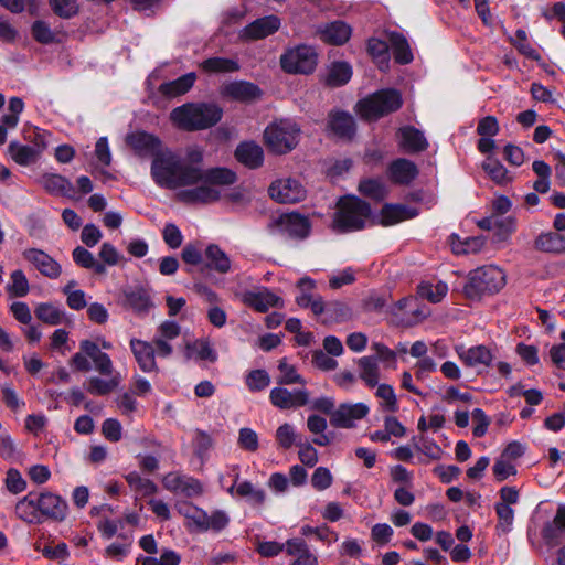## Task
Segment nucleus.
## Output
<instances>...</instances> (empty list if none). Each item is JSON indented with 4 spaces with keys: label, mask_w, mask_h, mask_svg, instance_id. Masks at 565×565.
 Listing matches in <instances>:
<instances>
[{
    "label": "nucleus",
    "mask_w": 565,
    "mask_h": 565,
    "mask_svg": "<svg viewBox=\"0 0 565 565\" xmlns=\"http://www.w3.org/2000/svg\"><path fill=\"white\" fill-rule=\"evenodd\" d=\"M118 380L114 376L109 380L90 377L87 383V391L93 395H106L114 391L118 385Z\"/></svg>",
    "instance_id": "nucleus-47"
},
{
    "label": "nucleus",
    "mask_w": 565,
    "mask_h": 565,
    "mask_svg": "<svg viewBox=\"0 0 565 565\" xmlns=\"http://www.w3.org/2000/svg\"><path fill=\"white\" fill-rule=\"evenodd\" d=\"M73 259L74 262L83 267V268H86V269H92L94 270L96 274H99V275H103L106 273V266L105 264L98 262L94 255L87 250L86 248L82 247V246H77L73 253Z\"/></svg>",
    "instance_id": "nucleus-37"
},
{
    "label": "nucleus",
    "mask_w": 565,
    "mask_h": 565,
    "mask_svg": "<svg viewBox=\"0 0 565 565\" xmlns=\"http://www.w3.org/2000/svg\"><path fill=\"white\" fill-rule=\"evenodd\" d=\"M246 305L255 308L259 312H266L270 307L281 306V299L268 289L260 291H246L243 296Z\"/></svg>",
    "instance_id": "nucleus-24"
},
{
    "label": "nucleus",
    "mask_w": 565,
    "mask_h": 565,
    "mask_svg": "<svg viewBox=\"0 0 565 565\" xmlns=\"http://www.w3.org/2000/svg\"><path fill=\"white\" fill-rule=\"evenodd\" d=\"M300 138L301 127L291 118L275 119L264 130V141H292Z\"/></svg>",
    "instance_id": "nucleus-8"
},
{
    "label": "nucleus",
    "mask_w": 565,
    "mask_h": 565,
    "mask_svg": "<svg viewBox=\"0 0 565 565\" xmlns=\"http://www.w3.org/2000/svg\"><path fill=\"white\" fill-rule=\"evenodd\" d=\"M35 315L38 319L51 326H56L63 320V312L50 303H41L36 308Z\"/></svg>",
    "instance_id": "nucleus-46"
},
{
    "label": "nucleus",
    "mask_w": 565,
    "mask_h": 565,
    "mask_svg": "<svg viewBox=\"0 0 565 565\" xmlns=\"http://www.w3.org/2000/svg\"><path fill=\"white\" fill-rule=\"evenodd\" d=\"M359 377L369 387H375L381 377L380 364L376 362V358L365 355L356 360Z\"/></svg>",
    "instance_id": "nucleus-28"
},
{
    "label": "nucleus",
    "mask_w": 565,
    "mask_h": 565,
    "mask_svg": "<svg viewBox=\"0 0 565 565\" xmlns=\"http://www.w3.org/2000/svg\"><path fill=\"white\" fill-rule=\"evenodd\" d=\"M178 512L186 519V526L190 530L206 532L207 513L204 510L189 502H183L178 505Z\"/></svg>",
    "instance_id": "nucleus-29"
},
{
    "label": "nucleus",
    "mask_w": 565,
    "mask_h": 565,
    "mask_svg": "<svg viewBox=\"0 0 565 565\" xmlns=\"http://www.w3.org/2000/svg\"><path fill=\"white\" fill-rule=\"evenodd\" d=\"M186 356L199 361L215 362L217 353L207 340H196L186 344Z\"/></svg>",
    "instance_id": "nucleus-36"
},
{
    "label": "nucleus",
    "mask_w": 565,
    "mask_h": 565,
    "mask_svg": "<svg viewBox=\"0 0 565 565\" xmlns=\"http://www.w3.org/2000/svg\"><path fill=\"white\" fill-rule=\"evenodd\" d=\"M236 493L241 498H248L254 504H263L266 499L264 490L255 488L252 482L243 481L237 484Z\"/></svg>",
    "instance_id": "nucleus-48"
},
{
    "label": "nucleus",
    "mask_w": 565,
    "mask_h": 565,
    "mask_svg": "<svg viewBox=\"0 0 565 565\" xmlns=\"http://www.w3.org/2000/svg\"><path fill=\"white\" fill-rule=\"evenodd\" d=\"M24 109V103L19 97H11L7 113L0 118V141H6L9 131L15 129L19 116Z\"/></svg>",
    "instance_id": "nucleus-20"
},
{
    "label": "nucleus",
    "mask_w": 565,
    "mask_h": 565,
    "mask_svg": "<svg viewBox=\"0 0 565 565\" xmlns=\"http://www.w3.org/2000/svg\"><path fill=\"white\" fill-rule=\"evenodd\" d=\"M50 6L54 13L63 19H70L78 12L76 0H50Z\"/></svg>",
    "instance_id": "nucleus-54"
},
{
    "label": "nucleus",
    "mask_w": 565,
    "mask_h": 565,
    "mask_svg": "<svg viewBox=\"0 0 565 565\" xmlns=\"http://www.w3.org/2000/svg\"><path fill=\"white\" fill-rule=\"evenodd\" d=\"M318 55L312 46L302 44L286 50L280 56L281 68L289 74H310L317 66Z\"/></svg>",
    "instance_id": "nucleus-6"
},
{
    "label": "nucleus",
    "mask_w": 565,
    "mask_h": 565,
    "mask_svg": "<svg viewBox=\"0 0 565 565\" xmlns=\"http://www.w3.org/2000/svg\"><path fill=\"white\" fill-rule=\"evenodd\" d=\"M130 348L134 356L143 372H151L156 369L154 349L142 340H130Z\"/></svg>",
    "instance_id": "nucleus-25"
},
{
    "label": "nucleus",
    "mask_w": 565,
    "mask_h": 565,
    "mask_svg": "<svg viewBox=\"0 0 565 565\" xmlns=\"http://www.w3.org/2000/svg\"><path fill=\"white\" fill-rule=\"evenodd\" d=\"M505 285V274L497 266L479 267L469 273L463 292L471 300L480 299L487 295H493Z\"/></svg>",
    "instance_id": "nucleus-5"
},
{
    "label": "nucleus",
    "mask_w": 565,
    "mask_h": 565,
    "mask_svg": "<svg viewBox=\"0 0 565 565\" xmlns=\"http://www.w3.org/2000/svg\"><path fill=\"white\" fill-rule=\"evenodd\" d=\"M38 494L29 493L15 505L17 515L29 523H40L39 504L36 503Z\"/></svg>",
    "instance_id": "nucleus-33"
},
{
    "label": "nucleus",
    "mask_w": 565,
    "mask_h": 565,
    "mask_svg": "<svg viewBox=\"0 0 565 565\" xmlns=\"http://www.w3.org/2000/svg\"><path fill=\"white\" fill-rule=\"evenodd\" d=\"M129 487L141 495H151L157 492V486L149 479L142 478L138 472L126 476Z\"/></svg>",
    "instance_id": "nucleus-45"
},
{
    "label": "nucleus",
    "mask_w": 565,
    "mask_h": 565,
    "mask_svg": "<svg viewBox=\"0 0 565 565\" xmlns=\"http://www.w3.org/2000/svg\"><path fill=\"white\" fill-rule=\"evenodd\" d=\"M278 370L280 372L277 377V383L279 385L301 384L302 387H305L307 383L306 380L296 371L294 365L287 362L285 358L279 361Z\"/></svg>",
    "instance_id": "nucleus-40"
},
{
    "label": "nucleus",
    "mask_w": 565,
    "mask_h": 565,
    "mask_svg": "<svg viewBox=\"0 0 565 565\" xmlns=\"http://www.w3.org/2000/svg\"><path fill=\"white\" fill-rule=\"evenodd\" d=\"M162 483L167 490L184 494L185 497H195L202 492L201 483L196 479L178 472L166 475Z\"/></svg>",
    "instance_id": "nucleus-14"
},
{
    "label": "nucleus",
    "mask_w": 565,
    "mask_h": 565,
    "mask_svg": "<svg viewBox=\"0 0 565 565\" xmlns=\"http://www.w3.org/2000/svg\"><path fill=\"white\" fill-rule=\"evenodd\" d=\"M270 383V376L265 370H254L246 376V385L250 392L266 388Z\"/></svg>",
    "instance_id": "nucleus-52"
},
{
    "label": "nucleus",
    "mask_w": 565,
    "mask_h": 565,
    "mask_svg": "<svg viewBox=\"0 0 565 565\" xmlns=\"http://www.w3.org/2000/svg\"><path fill=\"white\" fill-rule=\"evenodd\" d=\"M269 196L282 204H294L306 198L307 191L296 179L287 178L273 182L268 189Z\"/></svg>",
    "instance_id": "nucleus-7"
},
{
    "label": "nucleus",
    "mask_w": 565,
    "mask_h": 565,
    "mask_svg": "<svg viewBox=\"0 0 565 565\" xmlns=\"http://www.w3.org/2000/svg\"><path fill=\"white\" fill-rule=\"evenodd\" d=\"M351 76L352 68L348 63L335 62L329 70L327 84L333 87L342 86L350 81Z\"/></svg>",
    "instance_id": "nucleus-39"
},
{
    "label": "nucleus",
    "mask_w": 565,
    "mask_h": 565,
    "mask_svg": "<svg viewBox=\"0 0 565 565\" xmlns=\"http://www.w3.org/2000/svg\"><path fill=\"white\" fill-rule=\"evenodd\" d=\"M41 183L49 193L54 195L71 196L74 190L71 181L60 174H44Z\"/></svg>",
    "instance_id": "nucleus-35"
},
{
    "label": "nucleus",
    "mask_w": 565,
    "mask_h": 565,
    "mask_svg": "<svg viewBox=\"0 0 565 565\" xmlns=\"http://www.w3.org/2000/svg\"><path fill=\"white\" fill-rule=\"evenodd\" d=\"M23 258L32 264L43 276L56 279L62 273L61 265L41 249L29 248L23 252Z\"/></svg>",
    "instance_id": "nucleus-11"
},
{
    "label": "nucleus",
    "mask_w": 565,
    "mask_h": 565,
    "mask_svg": "<svg viewBox=\"0 0 565 565\" xmlns=\"http://www.w3.org/2000/svg\"><path fill=\"white\" fill-rule=\"evenodd\" d=\"M495 512L499 518L497 527L503 533L510 532L514 520V510L505 503H497Z\"/></svg>",
    "instance_id": "nucleus-58"
},
{
    "label": "nucleus",
    "mask_w": 565,
    "mask_h": 565,
    "mask_svg": "<svg viewBox=\"0 0 565 565\" xmlns=\"http://www.w3.org/2000/svg\"><path fill=\"white\" fill-rule=\"evenodd\" d=\"M482 168L486 173L498 184L507 183L510 178L508 177V171L503 167V164L497 160L495 158L488 156L487 159L482 163Z\"/></svg>",
    "instance_id": "nucleus-43"
},
{
    "label": "nucleus",
    "mask_w": 565,
    "mask_h": 565,
    "mask_svg": "<svg viewBox=\"0 0 565 565\" xmlns=\"http://www.w3.org/2000/svg\"><path fill=\"white\" fill-rule=\"evenodd\" d=\"M312 364L321 371H333L338 366V362L330 356L329 353L317 350L312 354Z\"/></svg>",
    "instance_id": "nucleus-64"
},
{
    "label": "nucleus",
    "mask_w": 565,
    "mask_h": 565,
    "mask_svg": "<svg viewBox=\"0 0 565 565\" xmlns=\"http://www.w3.org/2000/svg\"><path fill=\"white\" fill-rule=\"evenodd\" d=\"M309 392L307 388H296L289 391L282 386L274 387L269 393L270 403L279 409H290L305 406L309 403Z\"/></svg>",
    "instance_id": "nucleus-9"
},
{
    "label": "nucleus",
    "mask_w": 565,
    "mask_h": 565,
    "mask_svg": "<svg viewBox=\"0 0 565 565\" xmlns=\"http://www.w3.org/2000/svg\"><path fill=\"white\" fill-rule=\"evenodd\" d=\"M492 470H493L495 480L499 482H502L505 479H508L510 476H514L516 473L515 466L511 461L502 458L501 456L494 462Z\"/></svg>",
    "instance_id": "nucleus-60"
},
{
    "label": "nucleus",
    "mask_w": 565,
    "mask_h": 565,
    "mask_svg": "<svg viewBox=\"0 0 565 565\" xmlns=\"http://www.w3.org/2000/svg\"><path fill=\"white\" fill-rule=\"evenodd\" d=\"M205 73H234L239 70L237 61L225 57H210L200 64Z\"/></svg>",
    "instance_id": "nucleus-38"
},
{
    "label": "nucleus",
    "mask_w": 565,
    "mask_h": 565,
    "mask_svg": "<svg viewBox=\"0 0 565 565\" xmlns=\"http://www.w3.org/2000/svg\"><path fill=\"white\" fill-rule=\"evenodd\" d=\"M456 352L468 367L488 366L493 360L491 351L486 345H475L468 349L458 345Z\"/></svg>",
    "instance_id": "nucleus-17"
},
{
    "label": "nucleus",
    "mask_w": 565,
    "mask_h": 565,
    "mask_svg": "<svg viewBox=\"0 0 565 565\" xmlns=\"http://www.w3.org/2000/svg\"><path fill=\"white\" fill-rule=\"evenodd\" d=\"M234 157L245 168L255 170L264 163V149L258 143H238Z\"/></svg>",
    "instance_id": "nucleus-18"
},
{
    "label": "nucleus",
    "mask_w": 565,
    "mask_h": 565,
    "mask_svg": "<svg viewBox=\"0 0 565 565\" xmlns=\"http://www.w3.org/2000/svg\"><path fill=\"white\" fill-rule=\"evenodd\" d=\"M124 305L135 312L146 313L152 306L148 292L143 288H132L124 291Z\"/></svg>",
    "instance_id": "nucleus-32"
},
{
    "label": "nucleus",
    "mask_w": 565,
    "mask_h": 565,
    "mask_svg": "<svg viewBox=\"0 0 565 565\" xmlns=\"http://www.w3.org/2000/svg\"><path fill=\"white\" fill-rule=\"evenodd\" d=\"M534 247L544 253H565V236L556 232L542 233L536 237Z\"/></svg>",
    "instance_id": "nucleus-31"
},
{
    "label": "nucleus",
    "mask_w": 565,
    "mask_h": 565,
    "mask_svg": "<svg viewBox=\"0 0 565 565\" xmlns=\"http://www.w3.org/2000/svg\"><path fill=\"white\" fill-rule=\"evenodd\" d=\"M220 94L225 98L248 103L259 98L262 90L253 83L235 81L224 84L220 89Z\"/></svg>",
    "instance_id": "nucleus-13"
},
{
    "label": "nucleus",
    "mask_w": 565,
    "mask_h": 565,
    "mask_svg": "<svg viewBox=\"0 0 565 565\" xmlns=\"http://www.w3.org/2000/svg\"><path fill=\"white\" fill-rule=\"evenodd\" d=\"M376 397L382 401V406L388 412L397 411V399L393 387L388 384H377Z\"/></svg>",
    "instance_id": "nucleus-56"
},
{
    "label": "nucleus",
    "mask_w": 565,
    "mask_h": 565,
    "mask_svg": "<svg viewBox=\"0 0 565 565\" xmlns=\"http://www.w3.org/2000/svg\"><path fill=\"white\" fill-rule=\"evenodd\" d=\"M40 519L46 516L55 521H62L67 513V503L61 497L53 493L38 494Z\"/></svg>",
    "instance_id": "nucleus-15"
},
{
    "label": "nucleus",
    "mask_w": 565,
    "mask_h": 565,
    "mask_svg": "<svg viewBox=\"0 0 565 565\" xmlns=\"http://www.w3.org/2000/svg\"><path fill=\"white\" fill-rule=\"evenodd\" d=\"M333 478L328 468L318 467L312 477L311 484L318 491H323L332 484Z\"/></svg>",
    "instance_id": "nucleus-61"
},
{
    "label": "nucleus",
    "mask_w": 565,
    "mask_h": 565,
    "mask_svg": "<svg viewBox=\"0 0 565 565\" xmlns=\"http://www.w3.org/2000/svg\"><path fill=\"white\" fill-rule=\"evenodd\" d=\"M281 25L280 18L270 14L256 19L242 31V38L249 41L265 39L276 33Z\"/></svg>",
    "instance_id": "nucleus-12"
},
{
    "label": "nucleus",
    "mask_w": 565,
    "mask_h": 565,
    "mask_svg": "<svg viewBox=\"0 0 565 565\" xmlns=\"http://www.w3.org/2000/svg\"><path fill=\"white\" fill-rule=\"evenodd\" d=\"M369 414V407L363 403L341 404L331 413V425L341 428L354 427V422L364 418Z\"/></svg>",
    "instance_id": "nucleus-10"
},
{
    "label": "nucleus",
    "mask_w": 565,
    "mask_h": 565,
    "mask_svg": "<svg viewBox=\"0 0 565 565\" xmlns=\"http://www.w3.org/2000/svg\"><path fill=\"white\" fill-rule=\"evenodd\" d=\"M34 40L41 44H51L56 42V33L51 30L50 25L42 20H38L31 28Z\"/></svg>",
    "instance_id": "nucleus-49"
},
{
    "label": "nucleus",
    "mask_w": 565,
    "mask_h": 565,
    "mask_svg": "<svg viewBox=\"0 0 565 565\" xmlns=\"http://www.w3.org/2000/svg\"><path fill=\"white\" fill-rule=\"evenodd\" d=\"M206 266L220 274H226L231 269V260L226 253L217 245L211 244L205 249Z\"/></svg>",
    "instance_id": "nucleus-34"
},
{
    "label": "nucleus",
    "mask_w": 565,
    "mask_h": 565,
    "mask_svg": "<svg viewBox=\"0 0 565 565\" xmlns=\"http://www.w3.org/2000/svg\"><path fill=\"white\" fill-rule=\"evenodd\" d=\"M230 522V518L224 511L215 510L207 514L206 531L220 532L224 530Z\"/></svg>",
    "instance_id": "nucleus-63"
},
{
    "label": "nucleus",
    "mask_w": 565,
    "mask_h": 565,
    "mask_svg": "<svg viewBox=\"0 0 565 565\" xmlns=\"http://www.w3.org/2000/svg\"><path fill=\"white\" fill-rule=\"evenodd\" d=\"M286 553L295 557L290 565H318L317 556L310 552L307 543L300 537L289 539L286 542Z\"/></svg>",
    "instance_id": "nucleus-19"
},
{
    "label": "nucleus",
    "mask_w": 565,
    "mask_h": 565,
    "mask_svg": "<svg viewBox=\"0 0 565 565\" xmlns=\"http://www.w3.org/2000/svg\"><path fill=\"white\" fill-rule=\"evenodd\" d=\"M162 236L164 243L175 249L182 245L183 242V235L179 227L173 223H168L164 225V228L162 231Z\"/></svg>",
    "instance_id": "nucleus-62"
},
{
    "label": "nucleus",
    "mask_w": 565,
    "mask_h": 565,
    "mask_svg": "<svg viewBox=\"0 0 565 565\" xmlns=\"http://www.w3.org/2000/svg\"><path fill=\"white\" fill-rule=\"evenodd\" d=\"M196 81L194 72L186 73L174 81L162 83L159 86V92L166 97L173 98L188 93Z\"/></svg>",
    "instance_id": "nucleus-27"
},
{
    "label": "nucleus",
    "mask_w": 565,
    "mask_h": 565,
    "mask_svg": "<svg viewBox=\"0 0 565 565\" xmlns=\"http://www.w3.org/2000/svg\"><path fill=\"white\" fill-rule=\"evenodd\" d=\"M7 289L13 297H24L29 292V281L22 270L18 269L11 274Z\"/></svg>",
    "instance_id": "nucleus-50"
},
{
    "label": "nucleus",
    "mask_w": 565,
    "mask_h": 565,
    "mask_svg": "<svg viewBox=\"0 0 565 565\" xmlns=\"http://www.w3.org/2000/svg\"><path fill=\"white\" fill-rule=\"evenodd\" d=\"M329 128L337 137L351 139L355 132V119L347 111H334L329 116Z\"/></svg>",
    "instance_id": "nucleus-23"
},
{
    "label": "nucleus",
    "mask_w": 565,
    "mask_h": 565,
    "mask_svg": "<svg viewBox=\"0 0 565 565\" xmlns=\"http://www.w3.org/2000/svg\"><path fill=\"white\" fill-rule=\"evenodd\" d=\"M276 226L280 233L297 238H305L310 231L308 218L298 213L280 215L276 221Z\"/></svg>",
    "instance_id": "nucleus-16"
},
{
    "label": "nucleus",
    "mask_w": 565,
    "mask_h": 565,
    "mask_svg": "<svg viewBox=\"0 0 565 565\" xmlns=\"http://www.w3.org/2000/svg\"><path fill=\"white\" fill-rule=\"evenodd\" d=\"M563 532H565V505L558 508L553 523L544 527L543 536L548 543L553 544Z\"/></svg>",
    "instance_id": "nucleus-41"
},
{
    "label": "nucleus",
    "mask_w": 565,
    "mask_h": 565,
    "mask_svg": "<svg viewBox=\"0 0 565 565\" xmlns=\"http://www.w3.org/2000/svg\"><path fill=\"white\" fill-rule=\"evenodd\" d=\"M417 174L416 166L406 159H397L388 167V177L392 182L397 184H408Z\"/></svg>",
    "instance_id": "nucleus-26"
},
{
    "label": "nucleus",
    "mask_w": 565,
    "mask_h": 565,
    "mask_svg": "<svg viewBox=\"0 0 565 565\" xmlns=\"http://www.w3.org/2000/svg\"><path fill=\"white\" fill-rule=\"evenodd\" d=\"M477 131L480 135L479 141H493L492 138L499 131L497 118L493 116L482 118L478 124Z\"/></svg>",
    "instance_id": "nucleus-51"
},
{
    "label": "nucleus",
    "mask_w": 565,
    "mask_h": 565,
    "mask_svg": "<svg viewBox=\"0 0 565 565\" xmlns=\"http://www.w3.org/2000/svg\"><path fill=\"white\" fill-rule=\"evenodd\" d=\"M512 44L518 49V51L532 60H539L540 55L535 49L532 47L530 42L527 41V34L524 30L519 29L515 32V39L512 40Z\"/></svg>",
    "instance_id": "nucleus-57"
},
{
    "label": "nucleus",
    "mask_w": 565,
    "mask_h": 565,
    "mask_svg": "<svg viewBox=\"0 0 565 565\" xmlns=\"http://www.w3.org/2000/svg\"><path fill=\"white\" fill-rule=\"evenodd\" d=\"M447 285L441 281H438L437 284L422 282L418 286V295L433 303L440 302L447 295Z\"/></svg>",
    "instance_id": "nucleus-42"
},
{
    "label": "nucleus",
    "mask_w": 565,
    "mask_h": 565,
    "mask_svg": "<svg viewBox=\"0 0 565 565\" xmlns=\"http://www.w3.org/2000/svg\"><path fill=\"white\" fill-rule=\"evenodd\" d=\"M371 216V206L356 196H343L338 201L333 228L348 233L364 228Z\"/></svg>",
    "instance_id": "nucleus-3"
},
{
    "label": "nucleus",
    "mask_w": 565,
    "mask_h": 565,
    "mask_svg": "<svg viewBox=\"0 0 565 565\" xmlns=\"http://www.w3.org/2000/svg\"><path fill=\"white\" fill-rule=\"evenodd\" d=\"M351 26L343 21H333L319 28L321 40L327 43L341 45L351 36Z\"/></svg>",
    "instance_id": "nucleus-22"
},
{
    "label": "nucleus",
    "mask_w": 565,
    "mask_h": 565,
    "mask_svg": "<svg viewBox=\"0 0 565 565\" xmlns=\"http://www.w3.org/2000/svg\"><path fill=\"white\" fill-rule=\"evenodd\" d=\"M403 105L402 95L397 89H380L358 102L355 111L367 121H375L397 111Z\"/></svg>",
    "instance_id": "nucleus-4"
},
{
    "label": "nucleus",
    "mask_w": 565,
    "mask_h": 565,
    "mask_svg": "<svg viewBox=\"0 0 565 565\" xmlns=\"http://www.w3.org/2000/svg\"><path fill=\"white\" fill-rule=\"evenodd\" d=\"M132 151L142 159H152L151 177L160 186L181 190L177 198L186 204H210L222 198L224 188L237 181L235 171L216 167L203 169V150L198 146L173 152L163 143H131Z\"/></svg>",
    "instance_id": "nucleus-1"
},
{
    "label": "nucleus",
    "mask_w": 565,
    "mask_h": 565,
    "mask_svg": "<svg viewBox=\"0 0 565 565\" xmlns=\"http://www.w3.org/2000/svg\"><path fill=\"white\" fill-rule=\"evenodd\" d=\"M359 191L363 195L376 201H382L387 194L385 184L377 179H366L361 181L359 184Z\"/></svg>",
    "instance_id": "nucleus-44"
},
{
    "label": "nucleus",
    "mask_w": 565,
    "mask_h": 565,
    "mask_svg": "<svg viewBox=\"0 0 565 565\" xmlns=\"http://www.w3.org/2000/svg\"><path fill=\"white\" fill-rule=\"evenodd\" d=\"M223 109L216 103H185L173 108L170 121L183 131H200L209 129L221 121Z\"/></svg>",
    "instance_id": "nucleus-2"
},
{
    "label": "nucleus",
    "mask_w": 565,
    "mask_h": 565,
    "mask_svg": "<svg viewBox=\"0 0 565 565\" xmlns=\"http://www.w3.org/2000/svg\"><path fill=\"white\" fill-rule=\"evenodd\" d=\"M40 143H10L8 153L20 166L33 164L42 152Z\"/></svg>",
    "instance_id": "nucleus-21"
},
{
    "label": "nucleus",
    "mask_w": 565,
    "mask_h": 565,
    "mask_svg": "<svg viewBox=\"0 0 565 565\" xmlns=\"http://www.w3.org/2000/svg\"><path fill=\"white\" fill-rule=\"evenodd\" d=\"M406 207L403 205L386 204L382 209V223L384 225H392L408 217Z\"/></svg>",
    "instance_id": "nucleus-55"
},
{
    "label": "nucleus",
    "mask_w": 565,
    "mask_h": 565,
    "mask_svg": "<svg viewBox=\"0 0 565 565\" xmlns=\"http://www.w3.org/2000/svg\"><path fill=\"white\" fill-rule=\"evenodd\" d=\"M387 41L393 56L398 64H408L413 61V53L406 38L398 32L387 34Z\"/></svg>",
    "instance_id": "nucleus-30"
},
{
    "label": "nucleus",
    "mask_w": 565,
    "mask_h": 565,
    "mask_svg": "<svg viewBox=\"0 0 565 565\" xmlns=\"http://www.w3.org/2000/svg\"><path fill=\"white\" fill-rule=\"evenodd\" d=\"M276 440L284 449H289L292 445L297 446V434L292 425L285 423L276 430Z\"/></svg>",
    "instance_id": "nucleus-53"
},
{
    "label": "nucleus",
    "mask_w": 565,
    "mask_h": 565,
    "mask_svg": "<svg viewBox=\"0 0 565 565\" xmlns=\"http://www.w3.org/2000/svg\"><path fill=\"white\" fill-rule=\"evenodd\" d=\"M390 49V43L386 41H382L380 39L372 38L367 42V51L374 57L379 58L381 62L385 63L387 66L388 57L387 52Z\"/></svg>",
    "instance_id": "nucleus-59"
}]
</instances>
